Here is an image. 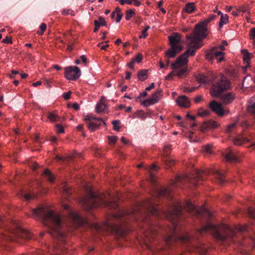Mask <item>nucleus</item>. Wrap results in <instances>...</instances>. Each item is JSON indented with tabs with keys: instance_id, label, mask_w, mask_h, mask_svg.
Here are the masks:
<instances>
[{
	"instance_id": "obj_34",
	"label": "nucleus",
	"mask_w": 255,
	"mask_h": 255,
	"mask_svg": "<svg viewBox=\"0 0 255 255\" xmlns=\"http://www.w3.org/2000/svg\"><path fill=\"white\" fill-rule=\"evenodd\" d=\"M244 54V60L248 61L251 58V54L248 52L247 50H243Z\"/></svg>"
},
{
	"instance_id": "obj_1",
	"label": "nucleus",
	"mask_w": 255,
	"mask_h": 255,
	"mask_svg": "<svg viewBox=\"0 0 255 255\" xmlns=\"http://www.w3.org/2000/svg\"><path fill=\"white\" fill-rule=\"evenodd\" d=\"M162 198L171 200L172 196L171 192L166 188L157 187L154 189L151 198L142 202H138L133 208L128 210H122L119 208V231L124 229L123 226L128 220L143 222L146 224L147 228L144 231L145 237L144 242L147 247L149 248V243L156 236L159 235L168 246L178 241L186 246H193L202 255H205L207 252V248L198 242L199 236L210 233L218 241L225 245H229L236 242L237 239L239 238L237 233L247 230V226H239L233 228L225 224L216 226L208 223L201 229L197 230L195 234L191 236L187 233H179L174 223H172L170 226H161L153 223L151 217L158 218L163 212L160 209L157 204Z\"/></svg>"
},
{
	"instance_id": "obj_62",
	"label": "nucleus",
	"mask_w": 255,
	"mask_h": 255,
	"mask_svg": "<svg viewBox=\"0 0 255 255\" xmlns=\"http://www.w3.org/2000/svg\"><path fill=\"white\" fill-rule=\"evenodd\" d=\"M94 24H95V26H97V27H100V26H101V24H100L99 20H95L94 21Z\"/></svg>"
},
{
	"instance_id": "obj_63",
	"label": "nucleus",
	"mask_w": 255,
	"mask_h": 255,
	"mask_svg": "<svg viewBox=\"0 0 255 255\" xmlns=\"http://www.w3.org/2000/svg\"><path fill=\"white\" fill-rule=\"evenodd\" d=\"M114 12H115V13H116L117 14H119V13H121V9L119 7H117L116 8L115 10L114 11Z\"/></svg>"
},
{
	"instance_id": "obj_14",
	"label": "nucleus",
	"mask_w": 255,
	"mask_h": 255,
	"mask_svg": "<svg viewBox=\"0 0 255 255\" xmlns=\"http://www.w3.org/2000/svg\"><path fill=\"white\" fill-rule=\"evenodd\" d=\"M209 107L213 112L220 116H223L226 112L224 110L222 105L215 101H212L210 103Z\"/></svg>"
},
{
	"instance_id": "obj_36",
	"label": "nucleus",
	"mask_w": 255,
	"mask_h": 255,
	"mask_svg": "<svg viewBox=\"0 0 255 255\" xmlns=\"http://www.w3.org/2000/svg\"><path fill=\"white\" fill-rule=\"evenodd\" d=\"M112 125H113V128L115 130H119L120 129L119 125L120 124V121L119 120H115L113 121L112 122Z\"/></svg>"
},
{
	"instance_id": "obj_37",
	"label": "nucleus",
	"mask_w": 255,
	"mask_h": 255,
	"mask_svg": "<svg viewBox=\"0 0 255 255\" xmlns=\"http://www.w3.org/2000/svg\"><path fill=\"white\" fill-rule=\"evenodd\" d=\"M46 25L45 23H42L41 24V25L40 26V30H38L37 31V34L39 35H42L44 31L46 30Z\"/></svg>"
},
{
	"instance_id": "obj_50",
	"label": "nucleus",
	"mask_w": 255,
	"mask_h": 255,
	"mask_svg": "<svg viewBox=\"0 0 255 255\" xmlns=\"http://www.w3.org/2000/svg\"><path fill=\"white\" fill-rule=\"evenodd\" d=\"M99 20L100 21L101 25L102 26H106V22L104 18H103L102 16H100L99 17Z\"/></svg>"
},
{
	"instance_id": "obj_32",
	"label": "nucleus",
	"mask_w": 255,
	"mask_h": 255,
	"mask_svg": "<svg viewBox=\"0 0 255 255\" xmlns=\"http://www.w3.org/2000/svg\"><path fill=\"white\" fill-rule=\"evenodd\" d=\"M209 114V112L207 110H204L202 109H200L198 112V116L203 117Z\"/></svg>"
},
{
	"instance_id": "obj_56",
	"label": "nucleus",
	"mask_w": 255,
	"mask_h": 255,
	"mask_svg": "<svg viewBox=\"0 0 255 255\" xmlns=\"http://www.w3.org/2000/svg\"><path fill=\"white\" fill-rule=\"evenodd\" d=\"M134 61L132 60L128 64V66L131 69H133Z\"/></svg>"
},
{
	"instance_id": "obj_61",
	"label": "nucleus",
	"mask_w": 255,
	"mask_h": 255,
	"mask_svg": "<svg viewBox=\"0 0 255 255\" xmlns=\"http://www.w3.org/2000/svg\"><path fill=\"white\" fill-rule=\"evenodd\" d=\"M80 59L81 60V61L84 63H86V62H87V58H86V57L84 56V55H82L80 57Z\"/></svg>"
},
{
	"instance_id": "obj_46",
	"label": "nucleus",
	"mask_w": 255,
	"mask_h": 255,
	"mask_svg": "<svg viewBox=\"0 0 255 255\" xmlns=\"http://www.w3.org/2000/svg\"><path fill=\"white\" fill-rule=\"evenodd\" d=\"M175 75L174 71H172L170 73H169L165 77V79L167 80H170L172 79L173 76Z\"/></svg>"
},
{
	"instance_id": "obj_57",
	"label": "nucleus",
	"mask_w": 255,
	"mask_h": 255,
	"mask_svg": "<svg viewBox=\"0 0 255 255\" xmlns=\"http://www.w3.org/2000/svg\"><path fill=\"white\" fill-rule=\"evenodd\" d=\"M196 88H186V90H185L186 92H188L189 93L193 92L195 91Z\"/></svg>"
},
{
	"instance_id": "obj_49",
	"label": "nucleus",
	"mask_w": 255,
	"mask_h": 255,
	"mask_svg": "<svg viewBox=\"0 0 255 255\" xmlns=\"http://www.w3.org/2000/svg\"><path fill=\"white\" fill-rule=\"evenodd\" d=\"M250 36L251 39H254L255 38V27L251 29Z\"/></svg>"
},
{
	"instance_id": "obj_52",
	"label": "nucleus",
	"mask_w": 255,
	"mask_h": 255,
	"mask_svg": "<svg viewBox=\"0 0 255 255\" xmlns=\"http://www.w3.org/2000/svg\"><path fill=\"white\" fill-rule=\"evenodd\" d=\"M132 3L136 6H139L141 5V2L137 0H131Z\"/></svg>"
},
{
	"instance_id": "obj_16",
	"label": "nucleus",
	"mask_w": 255,
	"mask_h": 255,
	"mask_svg": "<svg viewBox=\"0 0 255 255\" xmlns=\"http://www.w3.org/2000/svg\"><path fill=\"white\" fill-rule=\"evenodd\" d=\"M219 126L216 122L213 120L205 121L200 127L201 130L202 132L205 131L207 129H212L217 128Z\"/></svg>"
},
{
	"instance_id": "obj_35",
	"label": "nucleus",
	"mask_w": 255,
	"mask_h": 255,
	"mask_svg": "<svg viewBox=\"0 0 255 255\" xmlns=\"http://www.w3.org/2000/svg\"><path fill=\"white\" fill-rule=\"evenodd\" d=\"M150 28L149 26L147 25L145 27L144 29L142 31V34L139 36V38H145L147 36V30Z\"/></svg>"
},
{
	"instance_id": "obj_47",
	"label": "nucleus",
	"mask_w": 255,
	"mask_h": 255,
	"mask_svg": "<svg viewBox=\"0 0 255 255\" xmlns=\"http://www.w3.org/2000/svg\"><path fill=\"white\" fill-rule=\"evenodd\" d=\"M2 42L4 43H11L12 40L10 37L6 36L2 39Z\"/></svg>"
},
{
	"instance_id": "obj_18",
	"label": "nucleus",
	"mask_w": 255,
	"mask_h": 255,
	"mask_svg": "<svg viewBox=\"0 0 255 255\" xmlns=\"http://www.w3.org/2000/svg\"><path fill=\"white\" fill-rule=\"evenodd\" d=\"M108 108L107 100L105 97L102 96L100 101L97 103L96 106V111L98 113L106 112Z\"/></svg>"
},
{
	"instance_id": "obj_58",
	"label": "nucleus",
	"mask_w": 255,
	"mask_h": 255,
	"mask_svg": "<svg viewBox=\"0 0 255 255\" xmlns=\"http://www.w3.org/2000/svg\"><path fill=\"white\" fill-rule=\"evenodd\" d=\"M131 72H126V79L127 80H129L130 79L131 77Z\"/></svg>"
},
{
	"instance_id": "obj_54",
	"label": "nucleus",
	"mask_w": 255,
	"mask_h": 255,
	"mask_svg": "<svg viewBox=\"0 0 255 255\" xmlns=\"http://www.w3.org/2000/svg\"><path fill=\"white\" fill-rule=\"evenodd\" d=\"M154 87V84L152 83L150 85L145 88L146 91H150Z\"/></svg>"
},
{
	"instance_id": "obj_3",
	"label": "nucleus",
	"mask_w": 255,
	"mask_h": 255,
	"mask_svg": "<svg viewBox=\"0 0 255 255\" xmlns=\"http://www.w3.org/2000/svg\"><path fill=\"white\" fill-rule=\"evenodd\" d=\"M204 35H201L198 31H196V36L188 37V49L186 51L178 57L175 63L171 64V68L174 70L175 75L179 78H181L187 72V64L188 62L189 56H194L196 50L202 46V44L197 43V38H202Z\"/></svg>"
},
{
	"instance_id": "obj_24",
	"label": "nucleus",
	"mask_w": 255,
	"mask_h": 255,
	"mask_svg": "<svg viewBox=\"0 0 255 255\" xmlns=\"http://www.w3.org/2000/svg\"><path fill=\"white\" fill-rule=\"evenodd\" d=\"M196 9L195 3L194 2H189L186 4L183 10L188 13L193 12Z\"/></svg>"
},
{
	"instance_id": "obj_10",
	"label": "nucleus",
	"mask_w": 255,
	"mask_h": 255,
	"mask_svg": "<svg viewBox=\"0 0 255 255\" xmlns=\"http://www.w3.org/2000/svg\"><path fill=\"white\" fill-rule=\"evenodd\" d=\"M62 206L66 212V215L69 220L73 222L76 226H79L82 224V218L77 213L72 210L69 205L64 204Z\"/></svg>"
},
{
	"instance_id": "obj_6",
	"label": "nucleus",
	"mask_w": 255,
	"mask_h": 255,
	"mask_svg": "<svg viewBox=\"0 0 255 255\" xmlns=\"http://www.w3.org/2000/svg\"><path fill=\"white\" fill-rule=\"evenodd\" d=\"M170 48L165 52V56L167 57H175L176 54L183 49L181 45L180 35L177 33H174L169 36Z\"/></svg>"
},
{
	"instance_id": "obj_30",
	"label": "nucleus",
	"mask_w": 255,
	"mask_h": 255,
	"mask_svg": "<svg viewBox=\"0 0 255 255\" xmlns=\"http://www.w3.org/2000/svg\"><path fill=\"white\" fill-rule=\"evenodd\" d=\"M248 214L250 218L255 220V210L252 207H249L248 209Z\"/></svg>"
},
{
	"instance_id": "obj_59",
	"label": "nucleus",
	"mask_w": 255,
	"mask_h": 255,
	"mask_svg": "<svg viewBox=\"0 0 255 255\" xmlns=\"http://www.w3.org/2000/svg\"><path fill=\"white\" fill-rule=\"evenodd\" d=\"M71 10L70 9H64L62 11V14L64 15H67L70 14V11Z\"/></svg>"
},
{
	"instance_id": "obj_28",
	"label": "nucleus",
	"mask_w": 255,
	"mask_h": 255,
	"mask_svg": "<svg viewBox=\"0 0 255 255\" xmlns=\"http://www.w3.org/2000/svg\"><path fill=\"white\" fill-rule=\"evenodd\" d=\"M47 117L49 119V120L52 122H58L61 119L56 115H55L52 113H49Z\"/></svg>"
},
{
	"instance_id": "obj_19",
	"label": "nucleus",
	"mask_w": 255,
	"mask_h": 255,
	"mask_svg": "<svg viewBox=\"0 0 255 255\" xmlns=\"http://www.w3.org/2000/svg\"><path fill=\"white\" fill-rule=\"evenodd\" d=\"M176 102L180 107L187 108L190 106V101L185 96H179L176 99Z\"/></svg>"
},
{
	"instance_id": "obj_40",
	"label": "nucleus",
	"mask_w": 255,
	"mask_h": 255,
	"mask_svg": "<svg viewBox=\"0 0 255 255\" xmlns=\"http://www.w3.org/2000/svg\"><path fill=\"white\" fill-rule=\"evenodd\" d=\"M63 194L66 198H67L70 196L71 192L69 189L67 187H64L63 189Z\"/></svg>"
},
{
	"instance_id": "obj_53",
	"label": "nucleus",
	"mask_w": 255,
	"mask_h": 255,
	"mask_svg": "<svg viewBox=\"0 0 255 255\" xmlns=\"http://www.w3.org/2000/svg\"><path fill=\"white\" fill-rule=\"evenodd\" d=\"M122 16H123V14L122 13H119V14H117V18H116V22L117 23H118V22H119L120 21Z\"/></svg>"
},
{
	"instance_id": "obj_41",
	"label": "nucleus",
	"mask_w": 255,
	"mask_h": 255,
	"mask_svg": "<svg viewBox=\"0 0 255 255\" xmlns=\"http://www.w3.org/2000/svg\"><path fill=\"white\" fill-rule=\"evenodd\" d=\"M142 59V55L140 53H138L135 56V57L132 59V60L134 61V62H136L137 63H139L141 61Z\"/></svg>"
},
{
	"instance_id": "obj_51",
	"label": "nucleus",
	"mask_w": 255,
	"mask_h": 255,
	"mask_svg": "<svg viewBox=\"0 0 255 255\" xmlns=\"http://www.w3.org/2000/svg\"><path fill=\"white\" fill-rule=\"evenodd\" d=\"M33 198V196L32 195H31L30 194H25L24 195V198L26 200H29Z\"/></svg>"
},
{
	"instance_id": "obj_43",
	"label": "nucleus",
	"mask_w": 255,
	"mask_h": 255,
	"mask_svg": "<svg viewBox=\"0 0 255 255\" xmlns=\"http://www.w3.org/2000/svg\"><path fill=\"white\" fill-rule=\"evenodd\" d=\"M109 141L111 144H115L118 139V137L116 136H109Z\"/></svg>"
},
{
	"instance_id": "obj_22",
	"label": "nucleus",
	"mask_w": 255,
	"mask_h": 255,
	"mask_svg": "<svg viewBox=\"0 0 255 255\" xmlns=\"http://www.w3.org/2000/svg\"><path fill=\"white\" fill-rule=\"evenodd\" d=\"M157 167L153 165H152L149 169V177L148 178V181L150 182L152 184H155L156 182V177L155 176L154 173L152 172L153 170H156Z\"/></svg>"
},
{
	"instance_id": "obj_60",
	"label": "nucleus",
	"mask_w": 255,
	"mask_h": 255,
	"mask_svg": "<svg viewBox=\"0 0 255 255\" xmlns=\"http://www.w3.org/2000/svg\"><path fill=\"white\" fill-rule=\"evenodd\" d=\"M41 84H42V83H41V82L40 81H38L36 82L33 83L32 84V85L34 87H36V86H39V85H41Z\"/></svg>"
},
{
	"instance_id": "obj_26",
	"label": "nucleus",
	"mask_w": 255,
	"mask_h": 255,
	"mask_svg": "<svg viewBox=\"0 0 255 255\" xmlns=\"http://www.w3.org/2000/svg\"><path fill=\"white\" fill-rule=\"evenodd\" d=\"M229 21V16L227 14H222L221 16L220 20L219 22V26L220 28H221L223 25L227 24Z\"/></svg>"
},
{
	"instance_id": "obj_42",
	"label": "nucleus",
	"mask_w": 255,
	"mask_h": 255,
	"mask_svg": "<svg viewBox=\"0 0 255 255\" xmlns=\"http://www.w3.org/2000/svg\"><path fill=\"white\" fill-rule=\"evenodd\" d=\"M212 52L214 53V58H218L219 56H221L223 53L219 51H215V48L213 49Z\"/></svg>"
},
{
	"instance_id": "obj_39",
	"label": "nucleus",
	"mask_w": 255,
	"mask_h": 255,
	"mask_svg": "<svg viewBox=\"0 0 255 255\" xmlns=\"http://www.w3.org/2000/svg\"><path fill=\"white\" fill-rule=\"evenodd\" d=\"M236 125V124L235 123L228 125L226 129V132L228 133H231L235 128Z\"/></svg>"
},
{
	"instance_id": "obj_31",
	"label": "nucleus",
	"mask_w": 255,
	"mask_h": 255,
	"mask_svg": "<svg viewBox=\"0 0 255 255\" xmlns=\"http://www.w3.org/2000/svg\"><path fill=\"white\" fill-rule=\"evenodd\" d=\"M203 151L207 154H211L212 153L211 146L209 144L206 145L203 147Z\"/></svg>"
},
{
	"instance_id": "obj_25",
	"label": "nucleus",
	"mask_w": 255,
	"mask_h": 255,
	"mask_svg": "<svg viewBox=\"0 0 255 255\" xmlns=\"http://www.w3.org/2000/svg\"><path fill=\"white\" fill-rule=\"evenodd\" d=\"M148 70H141L137 73V78L139 80L143 81L148 78Z\"/></svg>"
},
{
	"instance_id": "obj_8",
	"label": "nucleus",
	"mask_w": 255,
	"mask_h": 255,
	"mask_svg": "<svg viewBox=\"0 0 255 255\" xmlns=\"http://www.w3.org/2000/svg\"><path fill=\"white\" fill-rule=\"evenodd\" d=\"M216 15L214 14H211L209 16L208 18L205 19L202 22V24H197L196 25L194 31L193 32V34L187 35L186 38L188 40V37L192 36L195 37L196 36V31H198L199 33L201 35H204V37L202 38H197L196 41L198 44H201L200 42H202V40L205 38V37L207 35V28L206 27V25L210 23L211 21L213 20L216 17Z\"/></svg>"
},
{
	"instance_id": "obj_5",
	"label": "nucleus",
	"mask_w": 255,
	"mask_h": 255,
	"mask_svg": "<svg viewBox=\"0 0 255 255\" xmlns=\"http://www.w3.org/2000/svg\"><path fill=\"white\" fill-rule=\"evenodd\" d=\"M184 209L189 212H197L199 215L205 214L209 217L211 216V213L206 208H203L201 211H198L196 207L189 202H187L184 206L180 203H173V205L171 206L169 212L172 215L177 217L182 214Z\"/></svg>"
},
{
	"instance_id": "obj_20",
	"label": "nucleus",
	"mask_w": 255,
	"mask_h": 255,
	"mask_svg": "<svg viewBox=\"0 0 255 255\" xmlns=\"http://www.w3.org/2000/svg\"><path fill=\"white\" fill-rule=\"evenodd\" d=\"M225 158L226 160L231 162H236L238 161V158L235 155V153L231 150H227Z\"/></svg>"
},
{
	"instance_id": "obj_55",
	"label": "nucleus",
	"mask_w": 255,
	"mask_h": 255,
	"mask_svg": "<svg viewBox=\"0 0 255 255\" xmlns=\"http://www.w3.org/2000/svg\"><path fill=\"white\" fill-rule=\"evenodd\" d=\"M72 107H73V108L74 110H76V111H77V110H78L79 109V105H78L77 103H74V104H73V105H72Z\"/></svg>"
},
{
	"instance_id": "obj_17",
	"label": "nucleus",
	"mask_w": 255,
	"mask_h": 255,
	"mask_svg": "<svg viewBox=\"0 0 255 255\" xmlns=\"http://www.w3.org/2000/svg\"><path fill=\"white\" fill-rule=\"evenodd\" d=\"M163 150L164 152V155L163 158V160L167 166H168V167H170L174 163V160L172 159L170 157L168 156L170 150V146H165Z\"/></svg>"
},
{
	"instance_id": "obj_38",
	"label": "nucleus",
	"mask_w": 255,
	"mask_h": 255,
	"mask_svg": "<svg viewBox=\"0 0 255 255\" xmlns=\"http://www.w3.org/2000/svg\"><path fill=\"white\" fill-rule=\"evenodd\" d=\"M233 142L235 145H241L244 142V140L240 137L235 138Z\"/></svg>"
},
{
	"instance_id": "obj_45",
	"label": "nucleus",
	"mask_w": 255,
	"mask_h": 255,
	"mask_svg": "<svg viewBox=\"0 0 255 255\" xmlns=\"http://www.w3.org/2000/svg\"><path fill=\"white\" fill-rule=\"evenodd\" d=\"M120 2V3L124 5L125 3H127L128 4H131L132 2L131 0H117Z\"/></svg>"
},
{
	"instance_id": "obj_23",
	"label": "nucleus",
	"mask_w": 255,
	"mask_h": 255,
	"mask_svg": "<svg viewBox=\"0 0 255 255\" xmlns=\"http://www.w3.org/2000/svg\"><path fill=\"white\" fill-rule=\"evenodd\" d=\"M248 110L249 113L255 116V96L252 97L249 102Z\"/></svg>"
},
{
	"instance_id": "obj_9",
	"label": "nucleus",
	"mask_w": 255,
	"mask_h": 255,
	"mask_svg": "<svg viewBox=\"0 0 255 255\" xmlns=\"http://www.w3.org/2000/svg\"><path fill=\"white\" fill-rule=\"evenodd\" d=\"M204 174H205V173L204 171H197L195 174L192 175V177H189L187 175H184V177L178 176L176 177V182H183L184 183H187L191 186L196 187L197 182L199 181L203 180V175Z\"/></svg>"
},
{
	"instance_id": "obj_7",
	"label": "nucleus",
	"mask_w": 255,
	"mask_h": 255,
	"mask_svg": "<svg viewBox=\"0 0 255 255\" xmlns=\"http://www.w3.org/2000/svg\"><path fill=\"white\" fill-rule=\"evenodd\" d=\"M0 236L2 240L7 241L19 242V238L28 240L31 238L30 233L18 226L15 227V229L10 233V235L2 234Z\"/></svg>"
},
{
	"instance_id": "obj_11",
	"label": "nucleus",
	"mask_w": 255,
	"mask_h": 255,
	"mask_svg": "<svg viewBox=\"0 0 255 255\" xmlns=\"http://www.w3.org/2000/svg\"><path fill=\"white\" fill-rule=\"evenodd\" d=\"M65 77L68 80H76L81 76V71L77 66H69L65 68Z\"/></svg>"
},
{
	"instance_id": "obj_21",
	"label": "nucleus",
	"mask_w": 255,
	"mask_h": 255,
	"mask_svg": "<svg viewBox=\"0 0 255 255\" xmlns=\"http://www.w3.org/2000/svg\"><path fill=\"white\" fill-rule=\"evenodd\" d=\"M213 174L219 184H222L225 182V176L222 172L218 170H214Z\"/></svg>"
},
{
	"instance_id": "obj_44",
	"label": "nucleus",
	"mask_w": 255,
	"mask_h": 255,
	"mask_svg": "<svg viewBox=\"0 0 255 255\" xmlns=\"http://www.w3.org/2000/svg\"><path fill=\"white\" fill-rule=\"evenodd\" d=\"M206 59L209 60H212L213 58H214V53H213L212 50L206 53Z\"/></svg>"
},
{
	"instance_id": "obj_48",
	"label": "nucleus",
	"mask_w": 255,
	"mask_h": 255,
	"mask_svg": "<svg viewBox=\"0 0 255 255\" xmlns=\"http://www.w3.org/2000/svg\"><path fill=\"white\" fill-rule=\"evenodd\" d=\"M71 93V92L70 91H68V92L64 93L63 94V97L64 98V99L66 100H68L70 97Z\"/></svg>"
},
{
	"instance_id": "obj_2",
	"label": "nucleus",
	"mask_w": 255,
	"mask_h": 255,
	"mask_svg": "<svg viewBox=\"0 0 255 255\" xmlns=\"http://www.w3.org/2000/svg\"><path fill=\"white\" fill-rule=\"evenodd\" d=\"M33 217L39 220L49 230V234L62 243H65L66 226L59 215L44 206H40L32 211Z\"/></svg>"
},
{
	"instance_id": "obj_64",
	"label": "nucleus",
	"mask_w": 255,
	"mask_h": 255,
	"mask_svg": "<svg viewBox=\"0 0 255 255\" xmlns=\"http://www.w3.org/2000/svg\"><path fill=\"white\" fill-rule=\"evenodd\" d=\"M186 116L187 118H190L192 121H194L195 120V117L194 116H191L189 114H187Z\"/></svg>"
},
{
	"instance_id": "obj_15",
	"label": "nucleus",
	"mask_w": 255,
	"mask_h": 255,
	"mask_svg": "<svg viewBox=\"0 0 255 255\" xmlns=\"http://www.w3.org/2000/svg\"><path fill=\"white\" fill-rule=\"evenodd\" d=\"M219 75H222L221 74H218L217 75H215L214 74H212L210 77L206 76L204 74H200L198 75L196 77V80L197 81L201 83V84H204V83H211L212 84V87L211 90H212L213 88V79L214 78L217 77ZM212 90H211V91Z\"/></svg>"
},
{
	"instance_id": "obj_4",
	"label": "nucleus",
	"mask_w": 255,
	"mask_h": 255,
	"mask_svg": "<svg viewBox=\"0 0 255 255\" xmlns=\"http://www.w3.org/2000/svg\"><path fill=\"white\" fill-rule=\"evenodd\" d=\"M230 87V82L223 75H219L213 79V88L211 92L213 96L219 97L224 104L231 103L235 98L233 92H228L224 94L221 93Z\"/></svg>"
},
{
	"instance_id": "obj_13",
	"label": "nucleus",
	"mask_w": 255,
	"mask_h": 255,
	"mask_svg": "<svg viewBox=\"0 0 255 255\" xmlns=\"http://www.w3.org/2000/svg\"><path fill=\"white\" fill-rule=\"evenodd\" d=\"M161 92V91L160 90L153 93L151 98L142 102V105L145 107H148L151 105L157 103L159 100Z\"/></svg>"
},
{
	"instance_id": "obj_29",
	"label": "nucleus",
	"mask_w": 255,
	"mask_h": 255,
	"mask_svg": "<svg viewBox=\"0 0 255 255\" xmlns=\"http://www.w3.org/2000/svg\"><path fill=\"white\" fill-rule=\"evenodd\" d=\"M135 14V12L132 9H128L126 11V19L129 20Z\"/></svg>"
},
{
	"instance_id": "obj_33",
	"label": "nucleus",
	"mask_w": 255,
	"mask_h": 255,
	"mask_svg": "<svg viewBox=\"0 0 255 255\" xmlns=\"http://www.w3.org/2000/svg\"><path fill=\"white\" fill-rule=\"evenodd\" d=\"M55 130L57 133H62L64 132V129L60 124H56L55 125Z\"/></svg>"
},
{
	"instance_id": "obj_12",
	"label": "nucleus",
	"mask_w": 255,
	"mask_h": 255,
	"mask_svg": "<svg viewBox=\"0 0 255 255\" xmlns=\"http://www.w3.org/2000/svg\"><path fill=\"white\" fill-rule=\"evenodd\" d=\"M84 121L88 128L91 130L97 129L102 123L105 124L102 118H96L89 116L85 117Z\"/></svg>"
},
{
	"instance_id": "obj_27",
	"label": "nucleus",
	"mask_w": 255,
	"mask_h": 255,
	"mask_svg": "<svg viewBox=\"0 0 255 255\" xmlns=\"http://www.w3.org/2000/svg\"><path fill=\"white\" fill-rule=\"evenodd\" d=\"M44 175L47 178L48 181L50 182H53L54 180V178L51 172L48 169H45L44 171Z\"/></svg>"
}]
</instances>
